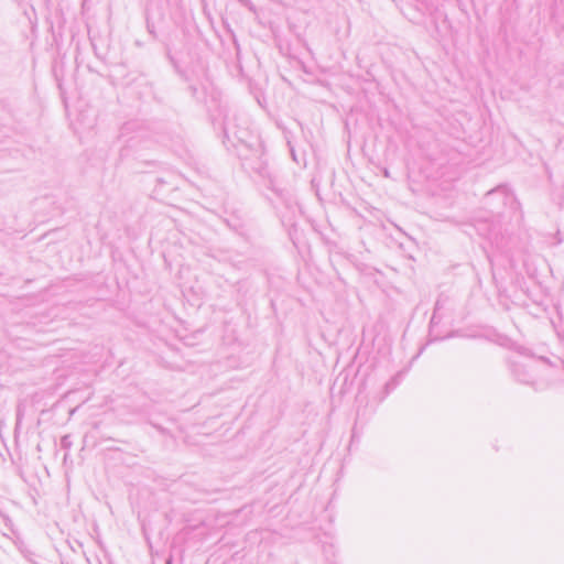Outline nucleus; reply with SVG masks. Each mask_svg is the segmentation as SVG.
Returning a JSON list of instances; mask_svg holds the SVG:
<instances>
[{"mask_svg":"<svg viewBox=\"0 0 564 564\" xmlns=\"http://www.w3.org/2000/svg\"><path fill=\"white\" fill-rule=\"evenodd\" d=\"M525 368L531 370L532 367L530 365H517L514 368V375L520 382L533 384V377L528 371H524Z\"/></svg>","mask_w":564,"mask_h":564,"instance_id":"f03ea898","label":"nucleus"},{"mask_svg":"<svg viewBox=\"0 0 564 564\" xmlns=\"http://www.w3.org/2000/svg\"><path fill=\"white\" fill-rule=\"evenodd\" d=\"M224 132L227 138H230V135H232L239 142L247 143L248 130L239 128L237 124L232 123L229 120L225 122Z\"/></svg>","mask_w":564,"mask_h":564,"instance_id":"f257e3e1","label":"nucleus"},{"mask_svg":"<svg viewBox=\"0 0 564 564\" xmlns=\"http://www.w3.org/2000/svg\"><path fill=\"white\" fill-rule=\"evenodd\" d=\"M397 384H398V381L395 378L390 380L389 382H387L384 386L386 393H389L391 390H393L397 387Z\"/></svg>","mask_w":564,"mask_h":564,"instance_id":"20e7f679","label":"nucleus"},{"mask_svg":"<svg viewBox=\"0 0 564 564\" xmlns=\"http://www.w3.org/2000/svg\"><path fill=\"white\" fill-rule=\"evenodd\" d=\"M166 564H172V561H171V560H170V561H167V563H166Z\"/></svg>","mask_w":564,"mask_h":564,"instance_id":"423d86ee","label":"nucleus"},{"mask_svg":"<svg viewBox=\"0 0 564 564\" xmlns=\"http://www.w3.org/2000/svg\"><path fill=\"white\" fill-rule=\"evenodd\" d=\"M61 446L65 449H69L70 446H72V441H70V437L68 435H65L62 437L61 440Z\"/></svg>","mask_w":564,"mask_h":564,"instance_id":"7ed1b4c3","label":"nucleus"},{"mask_svg":"<svg viewBox=\"0 0 564 564\" xmlns=\"http://www.w3.org/2000/svg\"><path fill=\"white\" fill-rule=\"evenodd\" d=\"M0 517H2V518L4 519V521H6V522H7V521H9V518H8L7 516L2 514V512H1V511H0Z\"/></svg>","mask_w":564,"mask_h":564,"instance_id":"39448f33","label":"nucleus"}]
</instances>
